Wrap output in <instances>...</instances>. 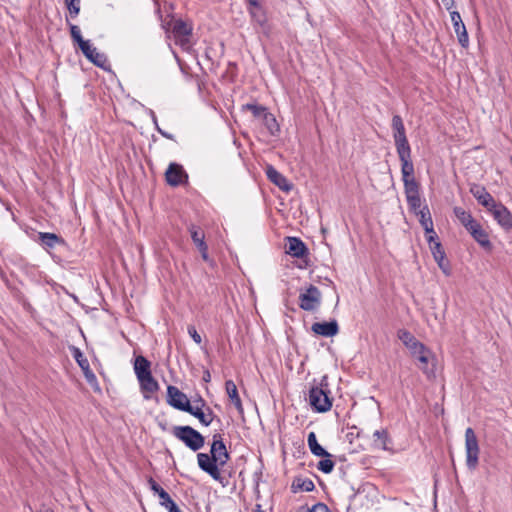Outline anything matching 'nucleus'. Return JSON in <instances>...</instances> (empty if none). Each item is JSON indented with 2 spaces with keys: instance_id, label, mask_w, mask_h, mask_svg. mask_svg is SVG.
<instances>
[{
  "instance_id": "57",
  "label": "nucleus",
  "mask_w": 512,
  "mask_h": 512,
  "mask_svg": "<svg viewBox=\"0 0 512 512\" xmlns=\"http://www.w3.org/2000/svg\"><path fill=\"white\" fill-rule=\"evenodd\" d=\"M44 512H54V511L51 509H46Z\"/></svg>"
},
{
  "instance_id": "2",
  "label": "nucleus",
  "mask_w": 512,
  "mask_h": 512,
  "mask_svg": "<svg viewBox=\"0 0 512 512\" xmlns=\"http://www.w3.org/2000/svg\"><path fill=\"white\" fill-rule=\"evenodd\" d=\"M308 401L313 410L319 413L327 412L332 407V397L327 384V377L324 376L319 385L311 387Z\"/></svg>"
},
{
  "instance_id": "34",
  "label": "nucleus",
  "mask_w": 512,
  "mask_h": 512,
  "mask_svg": "<svg viewBox=\"0 0 512 512\" xmlns=\"http://www.w3.org/2000/svg\"><path fill=\"white\" fill-rule=\"evenodd\" d=\"M248 13L250 15L252 23L260 27H264L267 24V16L263 7L257 10L248 9Z\"/></svg>"
},
{
  "instance_id": "37",
  "label": "nucleus",
  "mask_w": 512,
  "mask_h": 512,
  "mask_svg": "<svg viewBox=\"0 0 512 512\" xmlns=\"http://www.w3.org/2000/svg\"><path fill=\"white\" fill-rule=\"evenodd\" d=\"M453 212L455 214V216L457 217V219L460 221V223L465 227L467 224H470L472 223V221L474 220L473 216L471 215L470 212H467L465 211L463 208L461 207H455L453 209Z\"/></svg>"
},
{
  "instance_id": "22",
  "label": "nucleus",
  "mask_w": 512,
  "mask_h": 512,
  "mask_svg": "<svg viewBox=\"0 0 512 512\" xmlns=\"http://www.w3.org/2000/svg\"><path fill=\"white\" fill-rule=\"evenodd\" d=\"M134 372L137 380L152 375L150 361L142 355L137 356L134 360Z\"/></svg>"
},
{
  "instance_id": "30",
  "label": "nucleus",
  "mask_w": 512,
  "mask_h": 512,
  "mask_svg": "<svg viewBox=\"0 0 512 512\" xmlns=\"http://www.w3.org/2000/svg\"><path fill=\"white\" fill-rule=\"evenodd\" d=\"M315 488L313 481L309 478L295 477L291 489L294 493L298 491L311 492Z\"/></svg>"
},
{
  "instance_id": "33",
  "label": "nucleus",
  "mask_w": 512,
  "mask_h": 512,
  "mask_svg": "<svg viewBox=\"0 0 512 512\" xmlns=\"http://www.w3.org/2000/svg\"><path fill=\"white\" fill-rule=\"evenodd\" d=\"M189 231L191 234V238L196 247L198 248V250H204L205 246L207 245L205 242L204 232L195 225H191Z\"/></svg>"
},
{
  "instance_id": "10",
  "label": "nucleus",
  "mask_w": 512,
  "mask_h": 512,
  "mask_svg": "<svg viewBox=\"0 0 512 512\" xmlns=\"http://www.w3.org/2000/svg\"><path fill=\"white\" fill-rule=\"evenodd\" d=\"M404 193L406 196L407 204L409 207V210L417 214L422 209V201L420 197V185L419 183L416 184H408V186H404Z\"/></svg>"
},
{
  "instance_id": "19",
  "label": "nucleus",
  "mask_w": 512,
  "mask_h": 512,
  "mask_svg": "<svg viewBox=\"0 0 512 512\" xmlns=\"http://www.w3.org/2000/svg\"><path fill=\"white\" fill-rule=\"evenodd\" d=\"M431 253L433 255L434 260L438 264L441 271L449 276L451 274V266L449 261L446 259L445 251L442 247L441 243H435L434 246H431Z\"/></svg>"
},
{
  "instance_id": "49",
  "label": "nucleus",
  "mask_w": 512,
  "mask_h": 512,
  "mask_svg": "<svg viewBox=\"0 0 512 512\" xmlns=\"http://www.w3.org/2000/svg\"><path fill=\"white\" fill-rule=\"evenodd\" d=\"M248 4V9H260L262 8V5L258 0H245Z\"/></svg>"
},
{
  "instance_id": "56",
  "label": "nucleus",
  "mask_w": 512,
  "mask_h": 512,
  "mask_svg": "<svg viewBox=\"0 0 512 512\" xmlns=\"http://www.w3.org/2000/svg\"><path fill=\"white\" fill-rule=\"evenodd\" d=\"M253 512H264V511L262 510V506L260 504H256V507L253 510Z\"/></svg>"
},
{
  "instance_id": "20",
  "label": "nucleus",
  "mask_w": 512,
  "mask_h": 512,
  "mask_svg": "<svg viewBox=\"0 0 512 512\" xmlns=\"http://www.w3.org/2000/svg\"><path fill=\"white\" fill-rule=\"evenodd\" d=\"M311 330L318 335L324 337H332L338 334L339 326L337 321L331 320L329 322H315L311 326Z\"/></svg>"
},
{
  "instance_id": "54",
  "label": "nucleus",
  "mask_w": 512,
  "mask_h": 512,
  "mask_svg": "<svg viewBox=\"0 0 512 512\" xmlns=\"http://www.w3.org/2000/svg\"><path fill=\"white\" fill-rule=\"evenodd\" d=\"M150 116H151L152 122H153V124L155 126V129L157 130V126H159V124H158L157 116H156V114L154 113L153 110H150Z\"/></svg>"
},
{
  "instance_id": "12",
  "label": "nucleus",
  "mask_w": 512,
  "mask_h": 512,
  "mask_svg": "<svg viewBox=\"0 0 512 512\" xmlns=\"http://www.w3.org/2000/svg\"><path fill=\"white\" fill-rule=\"evenodd\" d=\"M79 48L85 57L94 65L106 69V66L108 65V59L106 55L99 52L97 48L90 44L89 41L83 42V45H81Z\"/></svg>"
},
{
  "instance_id": "36",
  "label": "nucleus",
  "mask_w": 512,
  "mask_h": 512,
  "mask_svg": "<svg viewBox=\"0 0 512 512\" xmlns=\"http://www.w3.org/2000/svg\"><path fill=\"white\" fill-rule=\"evenodd\" d=\"M64 4L68 10V18H76L80 13L81 1L80 0H64Z\"/></svg>"
},
{
  "instance_id": "51",
  "label": "nucleus",
  "mask_w": 512,
  "mask_h": 512,
  "mask_svg": "<svg viewBox=\"0 0 512 512\" xmlns=\"http://www.w3.org/2000/svg\"><path fill=\"white\" fill-rule=\"evenodd\" d=\"M165 509L168 510V512H183L182 510H180V508L177 506L174 500L170 504H168L165 507Z\"/></svg>"
},
{
  "instance_id": "28",
  "label": "nucleus",
  "mask_w": 512,
  "mask_h": 512,
  "mask_svg": "<svg viewBox=\"0 0 512 512\" xmlns=\"http://www.w3.org/2000/svg\"><path fill=\"white\" fill-rule=\"evenodd\" d=\"M308 446L312 454L318 457H331V454L328 453L317 441L316 434L314 432H310L307 438Z\"/></svg>"
},
{
  "instance_id": "40",
  "label": "nucleus",
  "mask_w": 512,
  "mask_h": 512,
  "mask_svg": "<svg viewBox=\"0 0 512 512\" xmlns=\"http://www.w3.org/2000/svg\"><path fill=\"white\" fill-rule=\"evenodd\" d=\"M335 463L331 459H323L318 463L317 468L325 474L331 473L334 469Z\"/></svg>"
},
{
  "instance_id": "43",
  "label": "nucleus",
  "mask_w": 512,
  "mask_h": 512,
  "mask_svg": "<svg viewBox=\"0 0 512 512\" xmlns=\"http://www.w3.org/2000/svg\"><path fill=\"white\" fill-rule=\"evenodd\" d=\"M188 334L191 336V338L194 340L195 343H197V344L201 343L202 338L194 326L188 327Z\"/></svg>"
},
{
  "instance_id": "25",
  "label": "nucleus",
  "mask_w": 512,
  "mask_h": 512,
  "mask_svg": "<svg viewBox=\"0 0 512 512\" xmlns=\"http://www.w3.org/2000/svg\"><path fill=\"white\" fill-rule=\"evenodd\" d=\"M38 239L45 248H54L56 245L64 244L65 241L55 233L40 232Z\"/></svg>"
},
{
  "instance_id": "32",
  "label": "nucleus",
  "mask_w": 512,
  "mask_h": 512,
  "mask_svg": "<svg viewBox=\"0 0 512 512\" xmlns=\"http://www.w3.org/2000/svg\"><path fill=\"white\" fill-rule=\"evenodd\" d=\"M260 120L262 121L263 125L268 129L271 135L275 136L280 131V127L279 124L277 123L275 116L269 111H267Z\"/></svg>"
},
{
  "instance_id": "21",
  "label": "nucleus",
  "mask_w": 512,
  "mask_h": 512,
  "mask_svg": "<svg viewBox=\"0 0 512 512\" xmlns=\"http://www.w3.org/2000/svg\"><path fill=\"white\" fill-rule=\"evenodd\" d=\"M286 252L292 257L301 258L307 253V247L302 240L297 237H288Z\"/></svg>"
},
{
  "instance_id": "46",
  "label": "nucleus",
  "mask_w": 512,
  "mask_h": 512,
  "mask_svg": "<svg viewBox=\"0 0 512 512\" xmlns=\"http://www.w3.org/2000/svg\"><path fill=\"white\" fill-rule=\"evenodd\" d=\"M312 512H330V510L326 504L317 503L312 507Z\"/></svg>"
},
{
  "instance_id": "35",
  "label": "nucleus",
  "mask_w": 512,
  "mask_h": 512,
  "mask_svg": "<svg viewBox=\"0 0 512 512\" xmlns=\"http://www.w3.org/2000/svg\"><path fill=\"white\" fill-rule=\"evenodd\" d=\"M473 239L483 248L490 249L491 242L488 233L482 228H478L474 234L471 235Z\"/></svg>"
},
{
  "instance_id": "4",
  "label": "nucleus",
  "mask_w": 512,
  "mask_h": 512,
  "mask_svg": "<svg viewBox=\"0 0 512 512\" xmlns=\"http://www.w3.org/2000/svg\"><path fill=\"white\" fill-rule=\"evenodd\" d=\"M322 302V293L318 287L310 284L301 289L299 294V307L304 311H316Z\"/></svg>"
},
{
  "instance_id": "15",
  "label": "nucleus",
  "mask_w": 512,
  "mask_h": 512,
  "mask_svg": "<svg viewBox=\"0 0 512 512\" xmlns=\"http://www.w3.org/2000/svg\"><path fill=\"white\" fill-rule=\"evenodd\" d=\"M172 32L176 43L180 44L183 48L189 46V36L192 33V27L188 23L182 20L175 21Z\"/></svg>"
},
{
  "instance_id": "48",
  "label": "nucleus",
  "mask_w": 512,
  "mask_h": 512,
  "mask_svg": "<svg viewBox=\"0 0 512 512\" xmlns=\"http://www.w3.org/2000/svg\"><path fill=\"white\" fill-rule=\"evenodd\" d=\"M417 360L421 363L420 369H421L424 373L428 374V371H427L428 356H427V354H426V355H424V356L418 357V359H417Z\"/></svg>"
},
{
  "instance_id": "26",
  "label": "nucleus",
  "mask_w": 512,
  "mask_h": 512,
  "mask_svg": "<svg viewBox=\"0 0 512 512\" xmlns=\"http://www.w3.org/2000/svg\"><path fill=\"white\" fill-rule=\"evenodd\" d=\"M398 337L402 341V343L410 350L412 353L415 349H421L422 343L419 342L409 331L400 330L398 332Z\"/></svg>"
},
{
  "instance_id": "23",
  "label": "nucleus",
  "mask_w": 512,
  "mask_h": 512,
  "mask_svg": "<svg viewBox=\"0 0 512 512\" xmlns=\"http://www.w3.org/2000/svg\"><path fill=\"white\" fill-rule=\"evenodd\" d=\"M225 389H226V393H227L230 401L233 403V405L235 406L237 411L240 414H243L244 409H243L242 401L240 399V396H239L238 390H237V386L234 383V381L227 380L225 382Z\"/></svg>"
},
{
  "instance_id": "58",
  "label": "nucleus",
  "mask_w": 512,
  "mask_h": 512,
  "mask_svg": "<svg viewBox=\"0 0 512 512\" xmlns=\"http://www.w3.org/2000/svg\"><path fill=\"white\" fill-rule=\"evenodd\" d=\"M307 512H312V508H311V509H308V511H307Z\"/></svg>"
},
{
  "instance_id": "44",
  "label": "nucleus",
  "mask_w": 512,
  "mask_h": 512,
  "mask_svg": "<svg viewBox=\"0 0 512 512\" xmlns=\"http://www.w3.org/2000/svg\"><path fill=\"white\" fill-rule=\"evenodd\" d=\"M148 484L150 489L157 495L161 492V490H163V488L152 477L148 479Z\"/></svg>"
},
{
  "instance_id": "11",
  "label": "nucleus",
  "mask_w": 512,
  "mask_h": 512,
  "mask_svg": "<svg viewBox=\"0 0 512 512\" xmlns=\"http://www.w3.org/2000/svg\"><path fill=\"white\" fill-rule=\"evenodd\" d=\"M404 193L406 196L407 204L409 207V210L417 214L422 209V201L420 197V185L419 183L416 184H408V186H404Z\"/></svg>"
},
{
  "instance_id": "18",
  "label": "nucleus",
  "mask_w": 512,
  "mask_h": 512,
  "mask_svg": "<svg viewBox=\"0 0 512 512\" xmlns=\"http://www.w3.org/2000/svg\"><path fill=\"white\" fill-rule=\"evenodd\" d=\"M470 192L478 203L484 206L487 210L496 202L492 195L486 190L484 186L473 184L470 187Z\"/></svg>"
},
{
  "instance_id": "55",
  "label": "nucleus",
  "mask_w": 512,
  "mask_h": 512,
  "mask_svg": "<svg viewBox=\"0 0 512 512\" xmlns=\"http://www.w3.org/2000/svg\"><path fill=\"white\" fill-rule=\"evenodd\" d=\"M210 377H211V376H210V372H209L208 370H206V371L204 372V375H203V380H204V381H206V382H208V381H210Z\"/></svg>"
},
{
  "instance_id": "50",
  "label": "nucleus",
  "mask_w": 512,
  "mask_h": 512,
  "mask_svg": "<svg viewBox=\"0 0 512 512\" xmlns=\"http://www.w3.org/2000/svg\"><path fill=\"white\" fill-rule=\"evenodd\" d=\"M157 132L161 134L164 138L175 141L174 135L164 131L163 129L160 128V126H157Z\"/></svg>"
},
{
  "instance_id": "47",
  "label": "nucleus",
  "mask_w": 512,
  "mask_h": 512,
  "mask_svg": "<svg viewBox=\"0 0 512 512\" xmlns=\"http://www.w3.org/2000/svg\"><path fill=\"white\" fill-rule=\"evenodd\" d=\"M428 353V349L425 347L424 344H422V347L421 349H415L411 354L413 357H415L416 359H418V357H421V356H424Z\"/></svg>"
},
{
  "instance_id": "39",
  "label": "nucleus",
  "mask_w": 512,
  "mask_h": 512,
  "mask_svg": "<svg viewBox=\"0 0 512 512\" xmlns=\"http://www.w3.org/2000/svg\"><path fill=\"white\" fill-rule=\"evenodd\" d=\"M66 22H67V25L69 26L70 28V34H71V37L72 39L78 43L79 47L81 45H83V42H87L88 40H84L82 38V35H81V31H80V28L75 25V24H72L70 21H69V18L68 16H66Z\"/></svg>"
},
{
  "instance_id": "52",
  "label": "nucleus",
  "mask_w": 512,
  "mask_h": 512,
  "mask_svg": "<svg viewBox=\"0 0 512 512\" xmlns=\"http://www.w3.org/2000/svg\"><path fill=\"white\" fill-rule=\"evenodd\" d=\"M447 10H451L454 6V0H441Z\"/></svg>"
},
{
  "instance_id": "6",
  "label": "nucleus",
  "mask_w": 512,
  "mask_h": 512,
  "mask_svg": "<svg viewBox=\"0 0 512 512\" xmlns=\"http://www.w3.org/2000/svg\"><path fill=\"white\" fill-rule=\"evenodd\" d=\"M401 162V174L404 186L418 183L414 177V165L411 157V147H402L396 149Z\"/></svg>"
},
{
  "instance_id": "3",
  "label": "nucleus",
  "mask_w": 512,
  "mask_h": 512,
  "mask_svg": "<svg viewBox=\"0 0 512 512\" xmlns=\"http://www.w3.org/2000/svg\"><path fill=\"white\" fill-rule=\"evenodd\" d=\"M172 434L192 451L200 450L205 443L202 434L191 426H174Z\"/></svg>"
},
{
  "instance_id": "1",
  "label": "nucleus",
  "mask_w": 512,
  "mask_h": 512,
  "mask_svg": "<svg viewBox=\"0 0 512 512\" xmlns=\"http://www.w3.org/2000/svg\"><path fill=\"white\" fill-rule=\"evenodd\" d=\"M230 459L226 445L219 433L213 435L210 454L198 453L197 462L199 468L207 473L212 479L223 483L220 467H223Z\"/></svg>"
},
{
  "instance_id": "29",
  "label": "nucleus",
  "mask_w": 512,
  "mask_h": 512,
  "mask_svg": "<svg viewBox=\"0 0 512 512\" xmlns=\"http://www.w3.org/2000/svg\"><path fill=\"white\" fill-rule=\"evenodd\" d=\"M415 215L419 217V222H420L421 226L423 227L425 233H432V227H434V226H433V220H432L431 213H430L428 206L424 205L422 207L421 211H419Z\"/></svg>"
},
{
  "instance_id": "31",
  "label": "nucleus",
  "mask_w": 512,
  "mask_h": 512,
  "mask_svg": "<svg viewBox=\"0 0 512 512\" xmlns=\"http://www.w3.org/2000/svg\"><path fill=\"white\" fill-rule=\"evenodd\" d=\"M373 437H374L373 443L376 448H379L382 450L388 449V444L390 443V437H389V434L386 429L376 430L373 433Z\"/></svg>"
},
{
  "instance_id": "8",
  "label": "nucleus",
  "mask_w": 512,
  "mask_h": 512,
  "mask_svg": "<svg viewBox=\"0 0 512 512\" xmlns=\"http://www.w3.org/2000/svg\"><path fill=\"white\" fill-rule=\"evenodd\" d=\"M488 211L504 230L512 228V214L502 203L495 202Z\"/></svg>"
},
{
  "instance_id": "27",
  "label": "nucleus",
  "mask_w": 512,
  "mask_h": 512,
  "mask_svg": "<svg viewBox=\"0 0 512 512\" xmlns=\"http://www.w3.org/2000/svg\"><path fill=\"white\" fill-rule=\"evenodd\" d=\"M72 355H73L74 359L76 360V362L78 363V365L80 366V368L84 371L85 376L87 378H89V376H91L92 378H95V375L90 370L89 362H88L87 358L84 356V354L82 353V351L79 348L73 346L72 347Z\"/></svg>"
},
{
  "instance_id": "45",
  "label": "nucleus",
  "mask_w": 512,
  "mask_h": 512,
  "mask_svg": "<svg viewBox=\"0 0 512 512\" xmlns=\"http://www.w3.org/2000/svg\"><path fill=\"white\" fill-rule=\"evenodd\" d=\"M481 227V224L477 222L475 219L472 221V223L467 224L465 226L466 230L472 235L475 233V231Z\"/></svg>"
},
{
  "instance_id": "42",
  "label": "nucleus",
  "mask_w": 512,
  "mask_h": 512,
  "mask_svg": "<svg viewBox=\"0 0 512 512\" xmlns=\"http://www.w3.org/2000/svg\"><path fill=\"white\" fill-rule=\"evenodd\" d=\"M426 234V240L429 243V247L434 246L435 243H440L438 241V236L434 230V227H432V233H425Z\"/></svg>"
},
{
  "instance_id": "7",
  "label": "nucleus",
  "mask_w": 512,
  "mask_h": 512,
  "mask_svg": "<svg viewBox=\"0 0 512 512\" xmlns=\"http://www.w3.org/2000/svg\"><path fill=\"white\" fill-rule=\"evenodd\" d=\"M466 464L470 470L476 469L479 460V445L476 434L471 427L465 431Z\"/></svg>"
},
{
  "instance_id": "13",
  "label": "nucleus",
  "mask_w": 512,
  "mask_h": 512,
  "mask_svg": "<svg viewBox=\"0 0 512 512\" xmlns=\"http://www.w3.org/2000/svg\"><path fill=\"white\" fill-rule=\"evenodd\" d=\"M391 126L396 149L410 146L406 136L405 126L400 115L393 116Z\"/></svg>"
},
{
  "instance_id": "24",
  "label": "nucleus",
  "mask_w": 512,
  "mask_h": 512,
  "mask_svg": "<svg viewBox=\"0 0 512 512\" xmlns=\"http://www.w3.org/2000/svg\"><path fill=\"white\" fill-rule=\"evenodd\" d=\"M138 382L145 399H150L151 394L159 389V384L152 375L140 378Z\"/></svg>"
},
{
  "instance_id": "38",
  "label": "nucleus",
  "mask_w": 512,
  "mask_h": 512,
  "mask_svg": "<svg viewBox=\"0 0 512 512\" xmlns=\"http://www.w3.org/2000/svg\"><path fill=\"white\" fill-rule=\"evenodd\" d=\"M242 109L250 111L253 116L258 119H261L262 116L268 111L266 107L252 103L243 105Z\"/></svg>"
},
{
  "instance_id": "14",
  "label": "nucleus",
  "mask_w": 512,
  "mask_h": 512,
  "mask_svg": "<svg viewBox=\"0 0 512 512\" xmlns=\"http://www.w3.org/2000/svg\"><path fill=\"white\" fill-rule=\"evenodd\" d=\"M450 16L459 44L463 48H467L469 45V37L460 13L457 11H450Z\"/></svg>"
},
{
  "instance_id": "41",
  "label": "nucleus",
  "mask_w": 512,
  "mask_h": 512,
  "mask_svg": "<svg viewBox=\"0 0 512 512\" xmlns=\"http://www.w3.org/2000/svg\"><path fill=\"white\" fill-rule=\"evenodd\" d=\"M158 497L159 504L164 508L173 501L168 492H166L164 489L161 490V492L158 494Z\"/></svg>"
},
{
  "instance_id": "53",
  "label": "nucleus",
  "mask_w": 512,
  "mask_h": 512,
  "mask_svg": "<svg viewBox=\"0 0 512 512\" xmlns=\"http://www.w3.org/2000/svg\"><path fill=\"white\" fill-rule=\"evenodd\" d=\"M199 252L201 253V256H202L204 261H208L209 260L208 246L207 245L205 246L204 250H199Z\"/></svg>"
},
{
  "instance_id": "9",
  "label": "nucleus",
  "mask_w": 512,
  "mask_h": 512,
  "mask_svg": "<svg viewBox=\"0 0 512 512\" xmlns=\"http://www.w3.org/2000/svg\"><path fill=\"white\" fill-rule=\"evenodd\" d=\"M165 178L170 186L177 187L187 181L188 175L182 165L173 162L169 164L165 172Z\"/></svg>"
},
{
  "instance_id": "17",
  "label": "nucleus",
  "mask_w": 512,
  "mask_h": 512,
  "mask_svg": "<svg viewBox=\"0 0 512 512\" xmlns=\"http://www.w3.org/2000/svg\"><path fill=\"white\" fill-rule=\"evenodd\" d=\"M265 172L267 178L282 191L289 192L293 188L289 180L272 165H268Z\"/></svg>"
},
{
  "instance_id": "5",
  "label": "nucleus",
  "mask_w": 512,
  "mask_h": 512,
  "mask_svg": "<svg viewBox=\"0 0 512 512\" xmlns=\"http://www.w3.org/2000/svg\"><path fill=\"white\" fill-rule=\"evenodd\" d=\"M181 406L185 409L186 413L196 417L204 426H209L216 417L212 409L206 405L205 400L201 397L194 401V404L187 403V405Z\"/></svg>"
},
{
  "instance_id": "16",
  "label": "nucleus",
  "mask_w": 512,
  "mask_h": 512,
  "mask_svg": "<svg viewBox=\"0 0 512 512\" xmlns=\"http://www.w3.org/2000/svg\"><path fill=\"white\" fill-rule=\"evenodd\" d=\"M167 402L169 405H171L175 409H178V410L184 411V412H185V409L182 408L181 405H187V403H190L186 394H184L182 391H180L176 386H172V385H169L167 387Z\"/></svg>"
}]
</instances>
